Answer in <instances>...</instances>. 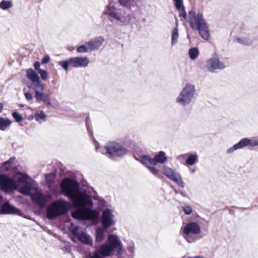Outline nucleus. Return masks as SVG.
I'll return each mask as SVG.
<instances>
[{"instance_id": "obj_23", "label": "nucleus", "mask_w": 258, "mask_h": 258, "mask_svg": "<svg viewBox=\"0 0 258 258\" xmlns=\"http://www.w3.org/2000/svg\"><path fill=\"white\" fill-rule=\"evenodd\" d=\"M15 177L19 183L21 184L26 182L29 180L31 179V178L27 174L23 173H17Z\"/></svg>"}, {"instance_id": "obj_3", "label": "nucleus", "mask_w": 258, "mask_h": 258, "mask_svg": "<svg viewBox=\"0 0 258 258\" xmlns=\"http://www.w3.org/2000/svg\"><path fill=\"white\" fill-rule=\"evenodd\" d=\"M95 250L101 252V254L105 256H110L114 252H117L118 255L122 253L123 245L119 237L115 234H111L108 236L107 241L99 245L98 247L95 246Z\"/></svg>"}, {"instance_id": "obj_53", "label": "nucleus", "mask_w": 258, "mask_h": 258, "mask_svg": "<svg viewBox=\"0 0 258 258\" xmlns=\"http://www.w3.org/2000/svg\"><path fill=\"white\" fill-rule=\"evenodd\" d=\"M100 202L102 203H105V201L103 199H102V200H100Z\"/></svg>"}, {"instance_id": "obj_34", "label": "nucleus", "mask_w": 258, "mask_h": 258, "mask_svg": "<svg viewBox=\"0 0 258 258\" xmlns=\"http://www.w3.org/2000/svg\"><path fill=\"white\" fill-rule=\"evenodd\" d=\"M107 256L102 255L101 252L95 250L93 252L89 253L86 258H105Z\"/></svg>"}, {"instance_id": "obj_46", "label": "nucleus", "mask_w": 258, "mask_h": 258, "mask_svg": "<svg viewBox=\"0 0 258 258\" xmlns=\"http://www.w3.org/2000/svg\"><path fill=\"white\" fill-rule=\"evenodd\" d=\"M14 158H10L8 161H6L4 163V164H5V165H7V164H10V163H12V162L14 161Z\"/></svg>"}, {"instance_id": "obj_27", "label": "nucleus", "mask_w": 258, "mask_h": 258, "mask_svg": "<svg viewBox=\"0 0 258 258\" xmlns=\"http://www.w3.org/2000/svg\"><path fill=\"white\" fill-rule=\"evenodd\" d=\"M13 3L11 1L3 0L0 3V8L3 10H7L13 7Z\"/></svg>"}, {"instance_id": "obj_30", "label": "nucleus", "mask_w": 258, "mask_h": 258, "mask_svg": "<svg viewBox=\"0 0 258 258\" xmlns=\"http://www.w3.org/2000/svg\"><path fill=\"white\" fill-rule=\"evenodd\" d=\"M236 43L241 44L243 45H248L251 44V41L247 37H242L241 38H236L234 40Z\"/></svg>"}, {"instance_id": "obj_39", "label": "nucleus", "mask_w": 258, "mask_h": 258, "mask_svg": "<svg viewBox=\"0 0 258 258\" xmlns=\"http://www.w3.org/2000/svg\"><path fill=\"white\" fill-rule=\"evenodd\" d=\"M38 73L40 75L41 78L43 80H46L48 77V73L46 71L39 70Z\"/></svg>"}, {"instance_id": "obj_4", "label": "nucleus", "mask_w": 258, "mask_h": 258, "mask_svg": "<svg viewBox=\"0 0 258 258\" xmlns=\"http://www.w3.org/2000/svg\"><path fill=\"white\" fill-rule=\"evenodd\" d=\"M108 17V19L111 23L116 22L123 25H127L132 20L131 13L123 11L116 8L114 6L109 3L105 8L103 13Z\"/></svg>"}, {"instance_id": "obj_7", "label": "nucleus", "mask_w": 258, "mask_h": 258, "mask_svg": "<svg viewBox=\"0 0 258 258\" xmlns=\"http://www.w3.org/2000/svg\"><path fill=\"white\" fill-rule=\"evenodd\" d=\"M195 92V85L187 83L176 98V102L182 107L188 106L194 99Z\"/></svg>"}, {"instance_id": "obj_36", "label": "nucleus", "mask_w": 258, "mask_h": 258, "mask_svg": "<svg viewBox=\"0 0 258 258\" xmlns=\"http://www.w3.org/2000/svg\"><path fill=\"white\" fill-rule=\"evenodd\" d=\"M77 51L78 53H86L89 52V49L86 43L84 45H81L77 48Z\"/></svg>"}, {"instance_id": "obj_38", "label": "nucleus", "mask_w": 258, "mask_h": 258, "mask_svg": "<svg viewBox=\"0 0 258 258\" xmlns=\"http://www.w3.org/2000/svg\"><path fill=\"white\" fill-rule=\"evenodd\" d=\"M12 116L17 122H20L23 119L22 116L17 112H13Z\"/></svg>"}, {"instance_id": "obj_2", "label": "nucleus", "mask_w": 258, "mask_h": 258, "mask_svg": "<svg viewBox=\"0 0 258 258\" xmlns=\"http://www.w3.org/2000/svg\"><path fill=\"white\" fill-rule=\"evenodd\" d=\"M187 21L190 28L198 30L200 36L205 40L208 41L210 38L209 27L204 17L200 12L191 10L188 13Z\"/></svg>"}, {"instance_id": "obj_11", "label": "nucleus", "mask_w": 258, "mask_h": 258, "mask_svg": "<svg viewBox=\"0 0 258 258\" xmlns=\"http://www.w3.org/2000/svg\"><path fill=\"white\" fill-rule=\"evenodd\" d=\"M1 189L8 193L17 189V184L12 178L5 174H0Z\"/></svg>"}, {"instance_id": "obj_31", "label": "nucleus", "mask_w": 258, "mask_h": 258, "mask_svg": "<svg viewBox=\"0 0 258 258\" xmlns=\"http://www.w3.org/2000/svg\"><path fill=\"white\" fill-rule=\"evenodd\" d=\"M35 118L39 123H42L46 120V115L44 111H41L35 113Z\"/></svg>"}, {"instance_id": "obj_51", "label": "nucleus", "mask_w": 258, "mask_h": 258, "mask_svg": "<svg viewBox=\"0 0 258 258\" xmlns=\"http://www.w3.org/2000/svg\"><path fill=\"white\" fill-rule=\"evenodd\" d=\"M116 254L117 256V258H122V253L120 255H118V253L116 252Z\"/></svg>"}, {"instance_id": "obj_32", "label": "nucleus", "mask_w": 258, "mask_h": 258, "mask_svg": "<svg viewBox=\"0 0 258 258\" xmlns=\"http://www.w3.org/2000/svg\"><path fill=\"white\" fill-rule=\"evenodd\" d=\"M198 161V156L196 154H190L186 160V164L191 166L195 164Z\"/></svg>"}, {"instance_id": "obj_19", "label": "nucleus", "mask_w": 258, "mask_h": 258, "mask_svg": "<svg viewBox=\"0 0 258 258\" xmlns=\"http://www.w3.org/2000/svg\"><path fill=\"white\" fill-rule=\"evenodd\" d=\"M104 41V38L102 36H99L86 42L89 49V52H91L94 50L98 49L102 45Z\"/></svg>"}, {"instance_id": "obj_43", "label": "nucleus", "mask_w": 258, "mask_h": 258, "mask_svg": "<svg viewBox=\"0 0 258 258\" xmlns=\"http://www.w3.org/2000/svg\"><path fill=\"white\" fill-rule=\"evenodd\" d=\"M25 97L27 100L31 101L33 99V95L30 92H25L24 93Z\"/></svg>"}, {"instance_id": "obj_6", "label": "nucleus", "mask_w": 258, "mask_h": 258, "mask_svg": "<svg viewBox=\"0 0 258 258\" xmlns=\"http://www.w3.org/2000/svg\"><path fill=\"white\" fill-rule=\"evenodd\" d=\"M167 159L165 153L160 151L153 158L147 155H142L141 157V162L148 169L151 173L154 175H157L159 170L155 167L156 164H163L167 161Z\"/></svg>"}, {"instance_id": "obj_48", "label": "nucleus", "mask_w": 258, "mask_h": 258, "mask_svg": "<svg viewBox=\"0 0 258 258\" xmlns=\"http://www.w3.org/2000/svg\"><path fill=\"white\" fill-rule=\"evenodd\" d=\"M179 194L183 197H186V198H188V196L185 194H184L183 191H180L179 192Z\"/></svg>"}, {"instance_id": "obj_5", "label": "nucleus", "mask_w": 258, "mask_h": 258, "mask_svg": "<svg viewBox=\"0 0 258 258\" xmlns=\"http://www.w3.org/2000/svg\"><path fill=\"white\" fill-rule=\"evenodd\" d=\"M70 208V203L64 200L53 202L46 208V217L49 220H52L66 214Z\"/></svg>"}, {"instance_id": "obj_16", "label": "nucleus", "mask_w": 258, "mask_h": 258, "mask_svg": "<svg viewBox=\"0 0 258 258\" xmlns=\"http://www.w3.org/2000/svg\"><path fill=\"white\" fill-rule=\"evenodd\" d=\"M71 66L74 68H84L88 66L89 60L87 57H74L71 58Z\"/></svg>"}, {"instance_id": "obj_56", "label": "nucleus", "mask_w": 258, "mask_h": 258, "mask_svg": "<svg viewBox=\"0 0 258 258\" xmlns=\"http://www.w3.org/2000/svg\"><path fill=\"white\" fill-rule=\"evenodd\" d=\"M69 248V247H68H68H66V250H68V248Z\"/></svg>"}, {"instance_id": "obj_33", "label": "nucleus", "mask_w": 258, "mask_h": 258, "mask_svg": "<svg viewBox=\"0 0 258 258\" xmlns=\"http://www.w3.org/2000/svg\"><path fill=\"white\" fill-rule=\"evenodd\" d=\"M136 0H118L119 4L127 8H131V7L134 5Z\"/></svg>"}, {"instance_id": "obj_8", "label": "nucleus", "mask_w": 258, "mask_h": 258, "mask_svg": "<svg viewBox=\"0 0 258 258\" xmlns=\"http://www.w3.org/2000/svg\"><path fill=\"white\" fill-rule=\"evenodd\" d=\"M72 235L75 238L84 244L90 246L93 245V241L91 237L87 234L86 231L83 228L76 225L73 223L69 228Z\"/></svg>"}, {"instance_id": "obj_21", "label": "nucleus", "mask_w": 258, "mask_h": 258, "mask_svg": "<svg viewBox=\"0 0 258 258\" xmlns=\"http://www.w3.org/2000/svg\"><path fill=\"white\" fill-rule=\"evenodd\" d=\"M31 179L26 182L23 183L22 186L19 187V191L24 195L30 196L32 194V183Z\"/></svg>"}, {"instance_id": "obj_17", "label": "nucleus", "mask_w": 258, "mask_h": 258, "mask_svg": "<svg viewBox=\"0 0 258 258\" xmlns=\"http://www.w3.org/2000/svg\"><path fill=\"white\" fill-rule=\"evenodd\" d=\"M49 197L41 192H36L33 195L32 200L39 207L43 208L45 207L48 201Z\"/></svg>"}, {"instance_id": "obj_52", "label": "nucleus", "mask_w": 258, "mask_h": 258, "mask_svg": "<svg viewBox=\"0 0 258 258\" xmlns=\"http://www.w3.org/2000/svg\"><path fill=\"white\" fill-rule=\"evenodd\" d=\"M98 148H99V144H98V143H97V144L96 145V150H98Z\"/></svg>"}, {"instance_id": "obj_9", "label": "nucleus", "mask_w": 258, "mask_h": 258, "mask_svg": "<svg viewBox=\"0 0 258 258\" xmlns=\"http://www.w3.org/2000/svg\"><path fill=\"white\" fill-rule=\"evenodd\" d=\"M107 153L111 158L119 157L127 154L128 150L122 145L115 142H109L105 147Z\"/></svg>"}, {"instance_id": "obj_40", "label": "nucleus", "mask_w": 258, "mask_h": 258, "mask_svg": "<svg viewBox=\"0 0 258 258\" xmlns=\"http://www.w3.org/2000/svg\"><path fill=\"white\" fill-rule=\"evenodd\" d=\"M182 210L186 215H190L192 212V208L189 206H184L182 207Z\"/></svg>"}, {"instance_id": "obj_20", "label": "nucleus", "mask_w": 258, "mask_h": 258, "mask_svg": "<svg viewBox=\"0 0 258 258\" xmlns=\"http://www.w3.org/2000/svg\"><path fill=\"white\" fill-rule=\"evenodd\" d=\"M34 97L37 101H43L48 106H51V103L48 95L44 93L43 91L35 92Z\"/></svg>"}, {"instance_id": "obj_12", "label": "nucleus", "mask_w": 258, "mask_h": 258, "mask_svg": "<svg viewBox=\"0 0 258 258\" xmlns=\"http://www.w3.org/2000/svg\"><path fill=\"white\" fill-rule=\"evenodd\" d=\"M248 145H250L252 147L258 146V137L256 139L253 140H250L246 138H243L240 140L239 142L227 149L226 153L228 154H230L235 151L241 149Z\"/></svg>"}, {"instance_id": "obj_10", "label": "nucleus", "mask_w": 258, "mask_h": 258, "mask_svg": "<svg viewBox=\"0 0 258 258\" xmlns=\"http://www.w3.org/2000/svg\"><path fill=\"white\" fill-rule=\"evenodd\" d=\"M206 68L209 72L215 73L218 71L224 70L226 66L223 62L220 61L218 55L214 53L207 60Z\"/></svg>"}, {"instance_id": "obj_45", "label": "nucleus", "mask_w": 258, "mask_h": 258, "mask_svg": "<svg viewBox=\"0 0 258 258\" xmlns=\"http://www.w3.org/2000/svg\"><path fill=\"white\" fill-rule=\"evenodd\" d=\"M40 64L39 63V61H36L35 63H34V68L38 71V72L39 71V70H41L40 68Z\"/></svg>"}, {"instance_id": "obj_1", "label": "nucleus", "mask_w": 258, "mask_h": 258, "mask_svg": "<svg viewBox=\"0 0 258 258\" xmlns=\"http://www.w3.org/2000/svg\"><path fill=\"white\" fill-rule=\"evenodd\" d=\"M62 194L72 201L73 205L78 208L72 212L73 218L95 221L98 214L93 208L91 197L86 191L80 190L77 181L69 178L63 179L60 184Z\"/></svg>"}, {"instance_id": "obj_22", "label": "nucleus", "mask_w": 258, "mask_h": 258, "mask_svg": "<svg viewBox=\"0 0 258 258\" xmlns=\"http://www.w3.org/2000/svg\"><path fill=\"white\" fill-rule=\"evenodd\" d=\"M106 231V229L98 228L96 232V243H100L104 238L105 233Z\"/></svg>"}, {"instance_id": "obj_54", "label": "nucleus", "mask_w": 258, "mask_h": 258, "mask_svg": "<svg viewBox=\"0 0 258 258\" xmlns=\"http://www.w3.org/2000/svg\"><path fill=\"white\" fill-rule=\"evenodd\" d=\"M2 199H3V197L0 195V202H1Z\"/></svg>"}, {"instance_id": "obj_44", "label": "nucleus", "mask_w": 258, "mask_h": 258, "mask_svg": "<svg viewBox=\"0 0 258 258\" xmlns=\"http://www.w3.org/2000/svg\"><path fill=\"white\" fill-rule=\"evenodd\" d=\"M50 56L48 55H46L43 57L42 59V63L43 64L47 63L50 61Z\"/></svg>"}, {"instance_id": "obj_26", "label": "nucleus", "mask_w": 258, "mask_h": 258, "mask_svg": "<svg viewBox=\"0 0 258 258\" xmlns=\"http://www.w3.org/2000/svg\"><path fill=\"white\" fill-rule=\"evenodd\" d=\"M34 92L43 91L45 88V84L40 81V79L32 83Z\"/></svg>"}, {"instance_id": "obj_28", "label": "nucleus", "mask_w": 258, "mask_h": 258, "mask_svg": "<svg viewBox=\"0 0 258 258\" xmlns=\"http://www.w3.org/2000/svg\"><path fill=\"white\" fill-rule=\"evenodd\" d=\"M188 55L191 60H195L199 55V50L198 47L191 48L188 50Z\"/></svg>"}, {"instance_id": "obj_15", "label": "nucleus", "mask_w": 258, "mask_h": 258, "mask_svg": "<svg viewBox=\"0 0 258 258\" xmlns=\"http://www.w3.org/2000/svg\"><path fill=\"white\" fill-rule=\"evenodd\" d=\"M113 215L112 211L109 209H105L102 216V225L104 229H107L111 225L114 224Z\"/></svg>"}, {"instance_id": "obj_35", "label": "nucleus", "mask_w": 258, "mask_h": 258, "mask_svg": "<svg viewBox=\"0 0 258 258\" xmlns=\"http://www.w3.org/2000/svg\"><path fill=\"white\" fill-rule=\"evenodd\" d=\"M176 9L179 12V17H182L183 19H186L187 18L188 15H187L184 5L181 7L179 9Z\"/></svg>"}, {"instance_id": "obj_13", "label": "nucleus", "mask_w": 258, "mask_h": 258, "mask_svg": "<svg viewBox=\"0 0 258 258\" xmlns=\"http://www.w3.org/2000/svg\"><path fill=\"white\" fill-rule=\"evenodd\" d=\"M162 173L169 179L175 182L181 187L183 188L185 187V183L181 176L178 172H175L170 168L164 167Z\"/></svg>"}, {"instance_id": "obj_29", "label": "nucleus", "mask_w": 258, "mask_h": 258, "mask_svg": "<svg viewBox=\"0 0 258 258\" xmlns=\"http://www.w3.org/2000/svg\"><path fill=\"white\" fill-rule=\"evenodd\" d=\"M179 37L178 31L177 28L176 27L174 28L172 31L171 34V45H174L176 44L178 42Z\"/></svg>"}, {"instance_id": "obj_42", "label": "nucleus", "mask_w": 258, "mask_h": 258, "mask_svg": "<svg viewBox=\"0 0 258 258\" xmlns=\"http://www.w3.org/2000/svg\"><path fill=\"white\" fill-rule=\"evenodd\" d=\"M127 249L130 252L134 253L136 249L134 244L133 243H131L127 246Z\"/></svg>"}, {"instance_id": "obj_37", "label": "nucleus", "mask_w": 258, "mask_h": 258, "mask_svg": "<svg viewBox=\"0 0 258 258\" xmlns=\"http://www.w3.org/2000/svg\"><path fill=\"white\" fill-rule=\"evenodd\" d=\"M71 58L63 61L59 62V64L66 71H68L69 66L70 65L71 66Z\"/></svg>"}, {"instance_id": "obj_24", "label": "nucleus", "mask_w": 258, "mask_h": 258, "mask_svg": "<svg viewBox=\"0 0 258 258\" xmlns=\"http://www.w3.org/2000/svg\"><path fill=\"white\" fill-rule=\"evenodd\" d=\"M26 76L32 83L39 79V76L37 73L31 69L27 70Z\"/></svg>"}, {"instance_id": "obj_18", "label": "nucleus", "mask_w": 258, "mask_h": 258, "mask_svg": "<svg viewBox=\"0 0 258 258\" xmlns=\"http://www.w3.org/2000/svg\"><path fill=\"white\" fill-rule=\"evenodd\" d=\"M1 213L2 214H14L20 215L21 211L14 206L10 205L9 201L3 204L0 208Z\"/></svg>"}, {"instance_id": "obj_50", "label": "nucleus", "mask_w": 258, "mask_h": 258, "mask_svg": "<svg viewBox=\"0 0 258 258\" xmlns=\"http://www.w3.org/2000/svg\"><path fill=\"white\" fill-rule=\"evenodd\" d=\"M3 104L1 103H0V112L2 111V109L3 108Z\"/></svg>"}, {"instance_id": "obj_55", "label": "nucleus", "mask_w": 258, "mask_h": 258, "mask_svg": "<svg viewBox=\"0 0 258 258\" xmlns=\"http://www.w3.org/2000/svg\"><path fill=\"white\" fill-rule=\"evenodd\" d=\"M175 192L176 194H177V193H179L180 192H178V190H177L176 189H175Z\"/></svg>"}, {"instance_id": "obj_14", "label": "nucleus", "mask_w": 258, "mask_h": 258, "mask_svg": "<svg viewBox=\"0 0 258 258\" xmlns=\"http://www.w3.org/2000/svg\"><path fill=\"white\" fill-rule=\"evenodd\" d=\"M201 232V228L199 224L196 222H190L186 224L182 229L183 237L188 242L191 241L188 239V236L190 234H197Z\"/></svg>"}, {"instance_id": "obj_41", "label": "nucleus", "mask_w": 258, "mask_h": 258, "mask_svg": "<svg viewBox=\"0 0 258 258\" xmlns=\"http://www.w3.org/2000/svg\"><path fill=\"white\" fill-rule=\"evenodd\" d=\"M174 2V5L176 9H179L181 7L183 6V0H173Z\"/></svg>"}, {"instance_id": "obj_47", "label": "nucleus", "mask_w": 258, "mask_h": 258, "mask_svg": "<svg viewBox=\"0 0 258 258\" xmlns=\"http://www.w3.org/2000/svg\"><path fill=\"white\" fill-rule=\"evenodd\" d=\"M183 258H204L203 257H202V256H195V257H190V256H184L183 257Z\"/></svg>"}, {"instance_id": "obj_49", "label": "nucleus", "mask_w": 258, "mask_h": 258, "mask_svg": "<svg viewBox=\"0 0 258 258\" xmlns=\"http://www.w3.org/2000/svg\"><path fill=\"white\" fill-rule=\"evenodd\" d=\"M86 125H87V127L88 131L90 133V135H91V134H92V132H91V131L90 130V128L89 127V126H88V123H86Z\"/></svg>"}, {"instance_id": "obj_25", "label": "nucleus", "mask_w": 258, "mask_h": 258, "mask_svg": "<svg viewBox=\"0 0 258 258\" xmlns=\"http://www.w3.org/2000/svg\"><path fill=\"white\" fill-rule=\"evenodd\" d=\"M12 122L9 118L0 117V131H4L10 126Z\"/></svg>"}]
</instances>
